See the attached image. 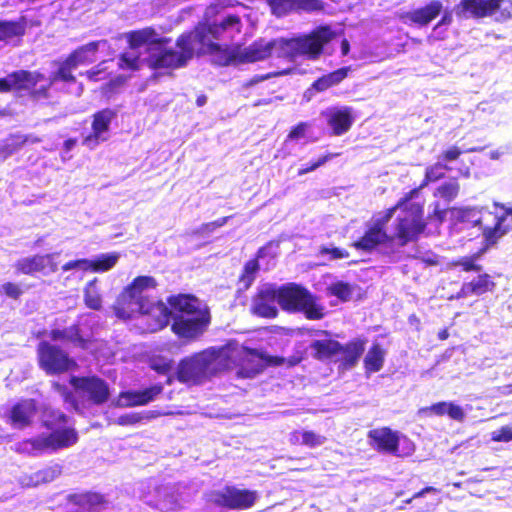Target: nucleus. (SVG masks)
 Segmentation results:
<instances>
[{"label":"nucleus","mask_w":512,"mask_h":512,"mask_svg":"<svg viewBox=\"0 0 512 512\" xmlns=\"http://www.w3.org/2000/svg\"><path fill=\"white\" fill-rule=\"evenodd\" d=\"M319 253L321 255H328L329 258L332 260L343 259V258L349 257V252L347 250L337 248V247L328 248V247L323 246L320 248Z\"/></svg>","instance_id":"58"},{"label":"nucleus","mask_w":512,"mask_h":512,"mask_svg":"<svg viewBox=\"0 0 512 512\" xmlns=\"http://www.w3.org/2000/svg\"><path fill=\"white\" fill-rule=\"evenodd\" d=\"M77 68L67 57L59 64L58 69L50 75L49 82L46 85L51 86L57 82L62 81L65 83H75L76 77L73 75V70Z\"/></svg>","instance_id":"40"},{"label":"nucleus","mask_w":512,"mask_h":512,"mask_svg":"<svg viewBox=\"0 0 512 512\" xmlns=\"http://www.w3.org/2000/svg\"><path fill=\"white\" fill-rule=\"evenodd\" d=\"M397 210H401L403 212V207L400 205V203L398 201L395 203V205L387 208L384 211V214L382 217H380L374 221L376 223H378L379 225H381L383 228H387L388 222L390 221V219L393 217L394 213Z\"/></svg>","instance_id":"59"},{"label":"nucleus","mask_w":512,"mask_h":512,"mask_svg":"<svg viewBox=\"0 0 512 512\" xmlns=\"http://www.w3.org/2000/svg\"><path fill=\"white\" fill-rule=\"evenodd\" d=\"M210 36L181 33L175 40V49L163 48L158 53L146 58L147 66L152 70L172 72L184 68L195 57L213 56L214 62L220 66L240 63V49L216 42Z\"/></svg>","instance_id":"2"},{"label":"nucleus","mask_w":512,"mask_h":512,"mask_svg":"<svg viewBox=\"0 0 512 512\" xmlns=\"http://www.w3.org/2000/svg\"><path fill=\"white\" fill-rule=\"evenodd\" d=\"M83 300L87 308L99 311L102 308V296L98 287V279L90 280L83 289Z\"/></svg>","instance_id":"39"},{"label":"nucleus","mask_w":512,"mask_h":512,"mask_svg":"<svg viewBox=\"0 0 512 512\" xmlns=\"http://www.w3.org/2000/svg\"><path fill=\"white\" fill-rule=\"evenodd\" d=\"M366 340L362 338H354L348 341L346 344H341L339 355L341 358L340 366L343 369L353 368L363 355L365 351Z\"/></svg>","instance_id":"27"},{"label":"nucleus","mask_w":512,"mask_h":512,"mask_svg":"<svg viewBox=\"0 0 512 512\" xmlns=\"http://www.w3.org/2000/svg\"><path fill=\"white\" fill-rule=\"evenodd\" d=\"M51 340H68L77 346L85 349L88 346V340L81 335L80 325L75 323L65 329H52L49 333Z\"/></svg>","instance_id":"36"},{"label":"nucleus","mask_w":512,"mask_h":512,"mask_svg":"<svg viewBox=\"0 0 512 512\" xmlns=\"http://www.w3.org/2000/svg\"><path fill=\"white\" fill-rule=\"evenodd\" d=\"M334 37L335 32L329 26H320L303 36L282 38L280 57L294 60L304 56L309 60H317L323 54L325 46Z\"/></svg>","instance_id":"5"},{"label":"nucleus","mask_w":512,"mask_h":512,"mask_svg":"<svg viewBox=\"0 0 512 512\" xmlns=\"http://www.w3.org/2000/svg\"><path fill=\"white\" fill-rule=\"evenodd\" d=\"M502 0H461L459 6L463 12L470 13L474 18L493 15L500 9Z\"/></svg>","instance_id":"29"},{"label":"nucleus","mask_w":512,"mask_h":512,"mask_svg":"<svg viewBox=\"0 0 512 512\" xmlns=\"http://www.w3.org/2000/svg\"><path fill=\"white\" fill-rule=\"evenodd\" d=\"M277 292L279 306L286 312L303 313L308 320H321L326 315L318 297L300 284L290 282L277 286Z\"/></svg>","instance_id":"4"},{"label":"nucleus","mask_w":512,"mask_h":512,"mask_svg":"<svg viewBox=\"0 0 512 512\" xmlns=\"http://www.w3.org/2000/svg\"><path fill=\"white\" fill-rule=\"evenodd\" d=\"M385 359V350L380 344L374 343L364 357L363 364L367 374L378 372L382 369Z\"/></svg>","instance_id":"38"},{"label":"nucleus","mask_w":512,"mask_h":512,"mask_svg":"<svg viewBox=\"0 0 512 512\" xmlns=\"http://www.w3.org/2000/svg\"><path fill=\"white\" fill-rule=\"evenodd\" d=\"M491 439L495 442L512 441V427L502 426L497 431L492 433Z\"/></svg>","instance_id":"60"},{"label":"nucleus","mask_w":512,"mask_h":512,"mask_svg":"<svg viewBox=\"0 0 512 512\" xmlns=\"http://www.w3.org/2000/svg\"><path fill=\"white\" fill-rule=\"evenodd\" d=\"M479 253L472 255L462 256L449 262V267L458 268L462 272H475L479 273L482 271V265L478 262Z\"/></svg>","instance_id":"41"},{"label":"nucleus","mask_w":512,"mask_h":512,"mask_svg":"<svg viewBox=\"0 0 512 512\" xmlns=\"http://www.w3.org/2000/svg\"><path fill=\"white\" fill-rule=\"evenodd\" d=\"M99 49V41H91L79 46L68 54L67 58L76 66L91 64L95 61V55Z\"/></svg>","instance_id":"37"},{"label":"nucleus","mask_w":512,"mask_h":512,"mask_svg":"<svg viewBox=\"0 0 512 512\" xmlns=\"http://www.w3.org/2000/svg\"><path fill=\"white\" fill-rule=\"evenodd\" d=\"M0 292L7 298L17 301L24 294V289L19 283L7 281L1 285Z\"/></svg>","instance_id":"49"},{"label":"nucleus","mask_w":512,"mask_h":512,"mask_svg":"<svg viewBox=\"0 0 512 512\" xmlns=\"http://www.w3.org/2000/svg\"><path fill=\"white\" fill-rule=\"evenodd\" d=\"M118 67L123 70L136 71L140 68V58L138 55L121 53L118 57Z\"/></svg>","instance_id":"50"},{"label":"nucleus","mask_w":512,"mask_h":512,"mask_svg":"<svg viewBox=\"0 0 512 512\" xmlns=\"http://www.w3.org/2000/svg\"><path fill=\"white\" fill-rule=\"evenodd\" d=\"M426 228L423 204H411L407 210H403V213L396 217L394 232L391 234L392 242L404 247L411 242H416Z\"/></svg>","instance_id":"8"},{"label":"nucleus","mask_w":512,"mask_h":512,"mask_svg":"<svg viewBox=\"0 0 512 512\" xmlns=\"http://www.w3.org/2000/svg\"><path fill=\"white\" fill-rule=\"evenodd\" d=\"M446 215L447 209L441 208L440 204L435 202L433 203V211L428 214L426 222L439 226L445 221Z\"/></svg>","instance_id":"54"},{"label":"nucleus","mask_w":512,"mask_h":512,"mask_svg":"<svg viewBox=\"0 0 512 512\" xmlns=\"http://www.w3.org/2000/svg\"><path fill=\"white\" fill-rule=\"evenodd\" d=\"M230 218L231 216H225L211 222L203 223L199 226L197 232L201 235H209L213 233L217 228L224 226Z\"/></svg>","instance_id":"52"},{"label":"nucleus","mask_w":512,"mask_h":512,"mask_svg":"<svg viewBox=\"0 0 512 512\" xmlns=\"http://www.w3.org/2000/svg\"><path fill=\"white\" fill-rule=\"evenodd\" d=\"M313 357L318 361H331L339 355L341 343L334 339L315 340L311 343Z\"/></svg>","instance_id":"33"},{"label":"nucleus","mask_w":512,"mask_h":512,"mask_svg":"<svg viewBox=\"0 0 512 512\" xmlns=\"http://www.w3.org/2000/svg\"><path fill=\"white\" fill-rule=\"evenodd\" d=\"M118 259L117 253L102 254L95 259H88L87 269L92 272H106L116 265Z\"/></svg>","instance_id":"42"},{"label":"nucleus","mask_w":512,"mask_h":512,"mask_svg":"<svg viewBox=\"0 0 512 512\" xmlns=\"http://www.w3.org/2000/svg\"><path fill=\"white\" fill-rule=\"evenodd\" d=\"M44 79V74L39 71L16 70L0 78V93L26 91L34 100L47 99L50 95L49 85L36 88L37 84Z\"/></svg>","instance_id":"12"},{"label":"nucleus","mask_w":512,"mask_h":512,"mask_svg":"<svg viewBox=\"0 0 512 512\" xmlns=\"http://www.w3.org/2000/svg\"><path fill=\"white\" fill-rule=\"evenodd\" d=\"M425 187H421V184L418 186V187H415L413 189H411L410 191H408L407 193H405L399 200L398 202L400 203V205L403 207V210H407V207L411 206V200L418 197L420 191L422 189H424Z\"/></svg>","instance_id":"61"},{"label":"nucleus","mask_w":512,"mask_h":512,"mask_svg":"<svg viewBox=\"0 0 512 512\" xmlns=\"http://www.w3.org/2000/svg\"><path fill=\"white\" fill-rule=\"evenodd\" d=\"M351 71V66H345L326 73L312 82L310 90L321 93L335 87L342 83Z\"/></svg>","instance_id":"30"},{"label":"nucleus","mask_w":512,"mask_h":512,"mask_svg":"<svg viewBox=\"0 0 512 512\" xmlns=\"http://www.w3.org/2000/svg\"><path fill=\"white\" fill-rule=\"evenodd\" d=\"M462 153L463 151L461 150L460 147L456 145L450 146L441 153V155L439 156V162L447 164L448 162L455 161L461 156Z\"/></svg>","instance_id":"57"},{"label":"nucleus","mask_w":512,"mask_h":512,"mask_svg":"<svg viewBox=\"0 0 512 512\" xmlns=\"http://www.w3.org/2000/svg\"><path fill=\"white\" fill-rule=\"evenodd\" d=\"M70 384L83 398L93 405H103L110 398L108 383L96 375L73 376L70 379Z\"/></svg>","instance_id":"14"},{"label":"nucleus","mask_w":512,"mask_h":512,"mask_svg":"<svg viewBox=\"0 0 512 512\" xmlns=\"http://www.w3.org/2000/svg\"><path fill=\"white\" fill-rule=\"evenodd\" d=\"M62 473V466L60 464H53L44 467L34 473L36 484H46L54 481Z\"/></svg>","instance_id":"44"},{"label":"nucleus","mask_w":512,"mask_h":512,"mask_svg":"<svg viewBox=\"0 0 512 512\" xmlns=\"http://www.w3.org/2000/svg\"><path fill=\"white\" fill-rule=\"evenodd\" d=\"M20 147L19 143H4L0 145V161H3L15 153Z\"/></svg>","instance_id":"63"},{"label":"nucleus","mask_w":512,"mask_h":512,"mask_svg":"<svg viewBox=\"0 0 512 512\" xmlns=\"http://www.w3.org/2000/svg\"><path fill=\"white\" fill-rule=\"evenodd\" d=\"M116 117L117 111L109 107L94 112L91 116V132L83 138L82 144L94 148L107 141L111 123Z\"/></svg>","instance_id":"16"},{"label":"nucleus","mask_w":512,"mask_h":512,"mask_svg":"<svg viewBox=\"0 0 512 512\" xmlns=\"http://www.w3.org/2000/svg\"><path fill=\"white\" fill-rule=\"evenodd\" d=\"M163 391V385L158 383L140 390L142 404L146 405L153 401Z\"/></svg>","instance_id":"55"},{"label":"nucleus","mask_w":512,"mask_h":512,"mask_svg":"<svg viewBox=\"0 0 512 512\" xmlns=\"http://www.w3.org/2000/svg\"><path fill=\"white\" fill-rule=\"evenodd\" d=\"M307 128H308V124L306 122H300L290 130L287 138L289 140L300 139V138L304 137Z\"/></svg>","instance_id":"62"},{"label":"nucleus","mask_w":512,"mask_h":512,"mask_svg":"<svg viewBox=\"0 0 512 512\" xmlns=\"http://www.w3.org/2000/svg\"><path fill=\"white\" fill-rule=\"evenodd\" d=\"M127 40L131 48H140L146 44L166 46L171 41V39L168 37H159L153 27H145L131 31L127 35Z\"/></svg>","instance_id":"28"},{"label":"nucleus","mask_w":512,"mask_h":512,"mask_svg":"<svg viewBox=\"0 0 512 512\" xmlns=\"http://www.w3.org/2000/svg\"><path fill=\"white\" fill-rule=\"evenodd\" d=\"M391 244L393 242L387 228L373 221L366 226L363 234L351 243V247L360 252L372 253L381 246Z\"/></svg>","instance_id":"18"},{"label":"nucleus","mask_w":512,"mask_h":512,"mask_svg":"<svg viewBox=\"0 0 512 512\" xmlns=\"http://www.w3.org/2000/svg\"><path fill=\"white\" fill-rule=\"evenodd\" d=\"M441 490L434 486H426L419 490L418 492L414 493L410 498L404 500V503L410 504L414 499L420 498L424 496L425 494H439Z\"/></svg>","instance_id":"64"},{"label":"nucleus","mask_w":512,"mask_h":512,"mask_svg":"<svg viewBox=\"0 0 512 512\" xmlns=\"http://www.w3.org/2000/svg\"><path fill=\"white\" fill-rule=\"evenodd\" d=\"M369 445L378 453L400 456V436L388 426L374 428L367 433Z\"/></svg>","instance_id":"19"},{"label":"nucleus","mask_w":512,"mask_h":512,"mask_svg":"<svg viewBox=\"0 0 512 512\" xmlns=\"http://www.w3.org/2000/svg\"><path fill=\"white\" fill-rule=\"evenodd\" d=\"M460 191V185L456 179L448 182H444L438 186L434 192V197H440L447 202L454 200Z\"/></svg>","instance_id":"45"},{"label":"nucleus","mask_w":512,"mask_h":512,"mask_svg":"<svg viewBox=\"0 0 512 512\" xmlns=\"http://www.w3.org/2000/svg\"><path fill=\"white\" fill-rule=\"evenodd\" d=\"M276 302L279 304L277 286L271 283L262 285L252 296L250 312L260 318L274 319L279 313Z\"/></svg>","instance_id":"15"},{"label":"nucleus","mask_w":512,"mask_h":512,"mask_svg":"<svg viewBox=\"0 0 512 512\" xmlns=\"http://www.w3.org/2000/svg\"><path fill=\"white\" fill-rule=\"evenodd\" d=\"M327 290L330 295L337 297L343 302L349 301L352 297L351 285L343 281H337L331 284Z\"/></svg>","instance_id":"46"},{"label":"nucleus","mask_w":512,"mask_h":512,"mask_svg":"<svg viewBox=\"0 0 512 512\" xmlns=\"http://www.w3.org/2000/svg\"><path fill=\"white\" fill-rule=\"evenodd\" d=\"M264 256V247L258 249L254 258L248 260L238 277V284L241 285V290H248L256 279L257 273L260 269L259 259Z\"/></svg>","instance_id":"34"},{"label":"nucleus","mask_w":512,"mask_h":512,"mask_svg":"<svg viewBox=\"0 0 512 512\" xmlns=\"http://www.w3.org/2000/svg\"><path fill=\"white\" fill-rule=\"evenodd\" d=\"M281 42L282 38L274 39L271 41H265L264 39H259L251 43L244 50H240V63H252L264 60L270 57L273 53L276 57L281 58Z\"/></svg>","instance_id":"20"},{"label":"nucleus","mask_w":512,"mask_h":512,"mask_svg":"<svg viewBox=\"0 0 512 512\" xmlns=\"http://www.w3.org/2000/svg\"><path fill=\"white\" fill-rule=\"evenodd\" d=\"M442 10V2L432 0L423 7L399 13L398 18L404 23L410 22L418 26H427L441 14Z\"/></svg>","instance_id":"23"},{"label":"nucleus","mask_w":512,"mask_h":512,"mask_svg":"<svg viewBox=\"0 0 512 512\" xmlns=\"http://www.w3.org/2000/svg\"><path fill=\"white\" fill-rule=\"evenodd\" d=\"M79 440L75 428L26 438L17 443L16 450L20 453L37 454L43 451H58L74 446Z\"/></svg>","instance_id":"10"},{"label":"nucleus","mask_w":512,"mask_h":512,"mask_svg":"<svg viewBox=\"0 0 512 512\" xmlns=\"http://www.w3.org/2000/svg\"><path fill=\"white\" fill-rule=\"evenodd\" d=\"M26 28L27 19L24 16L17 20L0 19V42L8 43L15 38L20 41L26 33Z\"/></svg>","instance_id":"31"},{"label":"nucleus","mask_w":512,"mask_h":512,"mask_svg":"<svg viewBox=\"0 0 512 512\" xmlns=\"http://www.w3.org/2000/svg\"><path fill=\"white\" fill-rule=\"evenodd\" d=\"M17 275L35 276L37 274L47 276L58 270V264L54 260V254H33L18 259L14 263Z\"/></svg>","instance_id":"17"},{"label":"nucleus","mask_w":512,"mask_h":512,"mask_svg":"<svg viewBox=\"0 0 512 512\" xmlns=\"http://www.w3.org/2000/svg\"><path fill=\"white\" fill-rule=\"evenodd\" d=\"M67 500L69 503L86 508L88 510H92L93 508L99 506H105L107 504L104 495L93 491L69 494L67 496Z\"/></svg>","instance_id":"35"},{"label":"nucleus","mask_w":512,"mask_h":512,"mask_svg":"<svg viewBox=\"0 0 512 512\" xmlns=\"http://www.w3.org/2000/svg\"><path fill=\"white\" fill-rule=\"evenodd\" d=\"M334 136L347 133L355 120L353 108L349 106L332 107L321 112Z\"/></svg>","instance_id":"22"},{"label":"nucleus","mask_w":512,"mask_h":512,"mask_svg":"<svg viewBox=\"0 0 512 512\" xmlns=\"http://www.w3.org/2000/svg\"><path fill=\"white\" fill-rule=\"evenodd\" d=\"M40 423L49 433L61 431L65 428H73L68 425L69 417L60 409L53 408L47 404H41L38 415Z\"/></svg>","instance_id":"26"},{"label":"nucleus","mask_w":512,"mask_h":512,"mask_svg":"<svg viewBox=\"0 0 512 512\" xmlns=\"http://www.w3.org/2000/svg\"><path fill=\"white\" fill-rule=\"evenodd\" d=\"M223 349L209 348L182 358L175 377L186 386H197L210 380L227 368Z\"/></svg>","instance_id":"3"},{"label":"nucleus","mask_w":512,"mask_h":512,"mask_svg":"<svg viewBox=\"0 0 512 512\" xmlns=\"http://www.w3.org/2000/svg\"><path fill=\"white\" fill-rule=\"evenodd\" d=\"M40 409L41 403L37 399L22 397L3 407L0 417L11 429L24 431L36 425Z\"/></svg>","instance_id":"11"},{"label":"nucleus","mask_w":512,"mask_h":512,"mask_svg":"<svg viewBox=\"0 0 512 512\" xmlns=\"http://www.w3.org/2000/svg\"><path fill=\"white\" fill-rule=\"evenodd\" d=\"M295 0H267L273 15L281 17L294 11Z\"/></svg>","instance_id":"47"},{"label":"nucleus","mask_w":512,"mask_h":512,"mask_svg":"<svg viewBox=\"0 0 512 512\" xmlns=\"http://www.w3.org/2000/svg\"><path fill=\"white\" fill-rule=\"evenodd\" d=\"M229 29H235L236 32L241 31V18L237 14H229L225 16L220 22H199L192 29L184 31L183 33H191L195 35L214 37L219 39L220 36Z\"/></svg>","instance_id":"21"},{"label":"nucleus","mask_w":512,"mask_h":512,"mask_svg":"<svg viewBox=\"0 0 512 512\" xmlns=\"http://www.w3.org/2000/svg\"><path fill=\"white\" fill-rule=\"evenodd\" d=\"M204 499L207 512L242 511L251 508L255 504L257 492L226 485L220 490L209 491L205 494Z\"/></svg>","instance_id":"7"},{"label":"nucleus","mask_w":512,"mask_h":512,"mask_svg":"<svg viewBox=\"0 0 512 512\" xmlns=\"http://www.w3.org/2000/svg\"><path fill=\"white\" fill-rule=\"evenodd\" d=\"M496 283L488 273H478V276L461 285L459 291L449 297V300L461 299L469 296H481L494 291Z\"/></svg>","instance_id":"24"},{"label":"nucleus","mask_w":512,"mask_h":512,"mask_svg":"<svg viewBox=\"0 0 512 512\" xmlns=\"http://www.w3.org/2000/svg\"><path fill=\"white\" fill-rule=\"evenodd\" d=\"M324 3L321 0H295L294 11L318 12L324 10Z\"/></svg>","instance_id":"51"},{"label":"nucleus","mask_w":512,"mask_h":512,"mask_svg":"<svg viewBox=\"0 0 512 512\" xmlns=\"http://www.w3.org/2000/svg\"><path fill=\"white\" fill-rule=\"evenodd\" d=\"M244 358L243 360H254L258 359L263 362L262 366H270L276 367L281 365H286L287 367H294L300 364L304 359L303 351H296L293 355L288 358L280 357V356H270L265 352L259 351L254 348H244Z\"/></svg>","instance_id":"25"},{"label":"nucleus","mask_w":512,"mask_h":512,"mask_svg":"<svg viewBox=\"0 0 512 512\" xmlns=\"http://www.w3.org/2000/svg\"><path fill=\"white\" fill-rule=\"evenodd\" d=\"M140 310L138 327L142 333H156L166 328L180 339L192 341L200 337L211 323L210 310L192 294L170 295L166 303L148 297Z\"/></svg>","instance_id":"1"},{"label":"nucleus","mask_w":512,"mask_h":512,"mask_svg":"<svg viewBox=\"0 0 512 512\" xmlns=\"http://www.w3.org/2000/svg\"><path fill=\"white\" fill-rule=\"evenodd\" d=\"M144 415L139 412H130L123 415H120L116 423L121 426H133L138 423H140L142 420H144Z\"/></svg>","instance_id":"56"},{"label":"nucleus","mask_w":512,"mask_h":512,"mask_svg":"<svg viewBox=\"0 0 512 512\" xmlns=\"http://www.w3.org/2000/svg\"><path fill=\"white\" fill-rule=\"evenodd\" d=\"M457 218L461 223L480 226L488 246L496 244L509 231V226L504 225V216H498V213L489 210L462 208L459 209Z\"/></svg>","instance_id":"9"},{"label":"nucleus","mask_w":512,"mask_h":512,"mask_svg":"<svg viewBox=\"0 0 512 512\" xmlns=\"http://www.w3.org/2000/svg\"><path fill=\"white\" fill-rule=\"evenodd\" d=\"M157 281L152 276H137L117 296L112 310L115 316L121 320H130L144 307L148 298L145 291L155 289Z\"/></svg>","instance_id":"6"},{"label":"nucleus","mask_w":512,"mask_h":512,"mask_svg":"<svg viewBox=\"0 0 512 512\" xmlns=\"http://www.w3.org/2000/svg\"><path fill=\"white\" fill-rule=\"evenodd\" d=\"M36 354L38 366L47 375H60L77 368V362L66 350L47 340L38 343Z\"/></svg>","instance_id":"13"},{"label":"nucleus","mask_w":512,"mask_h":512,"mask_svg":"<svg viewBox=\"0 0 512 512\" xmlns=\"http://www.w3.org/2000/svg\"><path fill=\"white\" fill-rule=\"evenodd\" d=\"M117 405L120 407L143 406L140 390L120 392Z\"/></svg>","instance_id":"48"},{"label":"nucleus","mask_w":512,"mask_h":512,"mask_svg":"<svg viewBox=\"0 0 512 512\" xmlns=\"http://www.w3.org/2000/svg\"><path fill=\"white\" fill-rule=\"evenodd\" d=\"M301 436L302 444L310 448L320 446L326 441V438L324 436L319 435L314 431H303L301 433Z\"/></svg>","instance_id":"53"},{"label":"nucleus","mask_w":512,"mask_h":512,"mask_svg":"<svg viewBox=\"0 0 512 512\" xmlns=\"http://www.w3.org/2000/svg\"><path fill=\"white\" fill-rule=\"evenodd\" d=\"M421 412L426 415L434 414L436 416H444L448 415L451 419L456 421H463L465 418V413L463 409L454 404L453 402L440 401L432 404L431 406L424 407L421 409Z\"/></svg>","instance_id":"32"},{"label":"nucleus","mask_w":512,"mask_h":512,"mask_svg":"<svg viewBox=\"0 0 512 512\" xmlns=\"http://www.w3.org/2000/svg\"><path fill=\"white\" fill-rule=\"evenodd\" d=\"M450 170L451 167H449L448 164L439 161L429 165L425 169L424 178L421 181V187H427L430 183H434L445 178L446 172Z\"/></svg>","instance_id":"43"}]
</instances>
